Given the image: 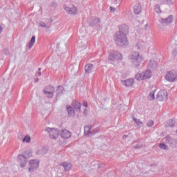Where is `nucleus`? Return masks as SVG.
Returning a JSON list of instances; mask_svg holds the SVG:
<instances>
[{"instance_id":"obj_1","label":"nucleus","mask_w":177,"mask_h":177,"mask_svg":"<svg viewBox=\"0 0 177 177\" xmlns=\"http://www.w3.org/2000/svg\"><path fill=\"white\" fill-rule=\"evenodd\" d=\"M130 59L133 63V66H134V67H137V68L140 67V63L143 62V57H142L138 51L131 52Z\"/></svg>"},{"instance_id":"obj_2","label":"nucleus","mask_w":177,"mask_h":177,"mask_svg":"<svg viewBox=\"0 0 177 177\" xmlns=\"http://www.w3.org/2000/svg\"><path fill=\"white\" fill-rule=\"evenodd\" d=\"M115 42L118 46H122V48H125L129 45L128 39L125 35H119L116 33L115 37Z\"/></svg>"},{"instance_id":"obj_3","label":"nucleus","mask_w":177,"mask_h":177,"mask_svg":"<svg viewBox=\"0 0 177 177\" xmlns=\"http://www.w3.org/2000/svg\"><path fill=\"white\" fill-rule=\"evenodd\" d=\"M108 60L111 62V64H114L118 60H122V55L118 51H111L108 57Z\"/></svg>"},{"instance_id":"obj_4","label":"nucleus","mask_w":177,"mask_h":177,"mask_svg":"<svg viewBox=\"0 0 177 177\" xmlns=\"http://www.w3.org/2000/svg\"><path fill=\"white\" fill-rule=\"evenodd\" d=\"M151 71H145L142 73H137L135 75V79L138 80V81H142V80H149V78H151Z\"/></svg>"},{"instance_id":"obj_5","label":"nucleus","mask_w":177,"mask_h":177,"mask_svg":"<svg viewBox=\"0 0 177 177\" xmlns=\"http://www.w3.org/2000/svg\"><path fill=\"white\" fill-rule=\"evenodd\" d=\"M43 93L47 96L48 99H53V96H55V87L46 86L43 90Z\"/></svg>"},{"instance_id":"obj_6","label":"nucleus","mask_w":177,"mask_h":177,"mask_svg":"<svg viewBox=\"0 0 177 177\" xmlns=\"http://www.w3.org/2000/svg\"><path fill=\"white\" fill-rule=\"evenodd\" d=\"M46 132H47V133H49L50 138L51 139L56 140V138L59 137L60 130L55 128L50 129L48 127L47 129L46 130Z\"/></svg>"},{"instance_id":"obj_7","label":"nucleus","mask_w":177,"mask_h":177,"mask_svg":"<svg viewBox=\"0 0 177 177\" xmlns=\"http://www.w3.org/2000/svg\"><path fill=\"white\" fill-rule=\"evenodd\" d=\"M177 73L175 70H171L170 71L167 72L165 75V80L169 82H174L176 80Z\"/></svg>"},{"instance_id":"obj_8","label":"nucleus","mask_w":177,"mask_h":177,"mask_svg":"<svg viewBox=\"0 0 177 177\" xmlns=\"http://www.w3.org/2000/svg\"><path fill=\"white\" fill-rule=\"evenodd\" d=\"M28 163L30 165L28 168L29 172H34V171L38 169V167H39V160L37 159L30 160Z\"/></svg>"},{"instance_id":"obj_9","label":"nucleus","mask_w":177,"mask_h":177,"mask_svg":"<svg viewBox=\"0 0 177 177\" xmlns=\"http://www.w3.org/2000/svg\"><path fill=\"white\" fill-rule=\"evenodd\" d=\"M168 99V93L162 89L160 90L156 95V100L158 102H164V100H167Z\"/></svg>"},{"instance_id":"obj_10","label":"nucleus","mask_w":177,"mask_h":177,"mask_svg":"<svg viewBox=\"0 0 177 177\" xmlns=\"http://www.w3.org/2000/svg\"><path fill=\"white\" fill-rule=\"evenodd\" d=\"M129 32V28L128 26L125 24H122L119 26V32L116 34H119L120 35H127Z\"/></svg>"},{"instance_id":"obj_11","label":"nucleus","mask_w":177,"mask_h":177,"mask_svg":"<svg viewBox=\"0 0 177 177\" xmlns=\"http://www.w3.org/2000/svg\"><path fill=\"white\" fill-rule=\"evenodd\" d=\"M64 8L69 15H75L77 13V7L73 5L67 6V4H64Z\"/></svg>"},{"instance_id":"obj_12","label":"nucleus","mask_w":177,"mask_h":177,"mask_svg":"<svg viewBox=\"0 0 177 177\" xmlns=\"http://www.w3.org/2000/svg\"><path fill=\"white\" fill-rule=\"evenodd\" d=\"M59 136L63 139H69V138H71V132L67 129H62L59 130Z\"/></svg>"},{"instance_id":"obj_13","label":"nucleus","mask_w":177,"mask_h":177,"mask_svg":"<svg viewBox=\"0 0 177 177\" xmlns=\"http://www.w3.org/2000/svg\"><path fill=\"white\" fill-rule=\"evenodd\" d=\"M17 158L19 160V162H20L21 168H24V167H26V165H27V163L28 162V159H26V157L20 154L17 156Z\"/></svg>"},{"instance_id":"obj_14","label":"nucleus","mask_w":177,"mask_h":177,"mask_svg":"<svg viewBox=\"0 0 177 177\" xmlns=\"http://www.w3.org/2000/svg\"><path fill=\"white\" fill-rule=\"evenodd\" d=\"M173 20H174V16L169 15L167 18L162 19L160 22H161V24H163V26H169V24L172 23Z\"/></svg>"},{"instance_id":"obj_15","label":"nucleus","mask_w":177,"mask_h":177,"mask_svg":"<svg viewBox=\"0 0 177 177\" xmlns=\"http://www.w3.org/2000/svg\"><path fill=\"white\" fill-rule=\"evenodd\" d=\"M121 84L124 86H132L133 85V78L122 80Z\"/></svg>"},{"instance_id":"obj_16","label":"nucleus","mask_w":177,"mask_h":177,"mask_svg":"<svg viewBox=\"0 0 177 177\" xmlns=\"http://www.w3.org/2000/svg\"><path fill=\"white\" fill-rule=\"evenodd\" d=\"M60 165L64 168L65 172H67L68 171H70L71 169V167H73V165L68 162H62L60 163Z\"/></svg>"},{"instance_id":"obj_17","label":"nucleus","mask_w":177,"mask_h":177,"mask_svg":"<svg viewBox=\"0 0 177 177\" xmlns=\"http://www.w3.org/2000/svg\"><path fill=\"white\" fill-rule=\"evenodd\" d=\"M133 10L136 15H139L142 12V6H140V3H136L133 6Z\"/></svg>"},{"instance_id":"obj_18","label":"nucleus","mask_w":177,"mask_h":177,"mask_svg":"<svg viewBox=\"0 0 177 177\" xmlns=\"http://www.w3.org/2000/svg\"><path fill=\"white\" fill-rule=\"evenodd\" d=\"M64 91V87L63 86H58L57 87V90L55 91L57 97H59V96H62L63 95V91Z\"/></svg>"},{"instance_id":"obj_19","label":"nucleus","mask_w":177,"mask_h":177,"mask_svg":"<svg viewBox=\"0 0 177 177\" xmlns=\"http://www.w3.org/2000/svg\"><path fill=\"white\" fill-rule=\"evenodd\" d=\"M66 111L68 112L69 117H74V115H75L74 108L71 107V106H66Z\"/></svg>"},{"instance_id":"obj_20","label":"nucleus","mask_w":177,"mask_h":177,"mask_svg":"<svg viewBox=\"0 0 177 177\" xmlns=\"http://www.w3.org/2000/svg\"><path fill=\"white\" fill-rule=\"evenodd\" d=\"M91 20H93V21L90 23L91 27H97V26H99V23H100L99 18H92Z\"/></svg>"},{"instance_id":"obj_21","label":"nucleus","mask_w":177,"mask_h":177,"mask_svg":"<svg viewBox=\"0 0 177 177\" xmlns=\"http://www.w3.org/2000/svg\"><path fill=\"white\" fill-rule=\"evenodd\" d=\"M73 107L75 109L76 111L81 113V103L77 100L73 102Z\"/></svg>"},{"instance_id":"obj_22","label":"nucleus","mask_w":177,"mask_h":177,"mask_svg":"<svg viewBox=\"0 0 177 177\" xmlns=\"http://www.w3.org/2000/svg\"><path fill=\"white\" fill-rule=\"evenodd\" d=\"M21 156L25 157V158H26L27 160H28V158H30V157H32V154L31 153V151L30 150L25 151Z\"/></svg>"},{"instance_id":"obj_23","label":"nucleus","mask_w":177,"mask_h":177,"mask_svg":"<svg viewBox=\"0 0 177 177\" xmlns=\"http://www.w3.org/2000/svg\"><path fill=\"white\" fill-rule=\"evenodd\" d=\"M176 121L174 119H170L168 120L167 123V127H170L171 128H174L175 127Z\"/></svg>"},{"instance_id":"obj_24","label":"nucleus","mask_w":177,"mask_h":177,"mask_svg":"<svg viewBox=\"0 0 177 177\" xmlns=\"http://www.w3.org/2000/svg\"><path fill=\"white\" fill-rule=\"evenodd\" d=\"M34 44H35V36H32L31 37L30 41L28 44L29 49H31V48H32V46H34Z\"/></svg>"},{"instance_id":"obj_25","label":"nucleus","mask_w":177,"mask_h":177,"mask_svg":"<svg viewBox=\"0 0 177 177\" xmlns=\"http://www.w3.org/2000/svg\"><path fill=\"white\" fill-rule=\"evenodd\" d=\"M34 44H35V36H32L31 37L30 41L28 44L29 49H31V48H32V46H34Z\"/></svg>"},{"instance_id":"obj_26","label":"nucleus","mask_w":177,"mask_h":177,"mask_svg":"<svg viewBox=\"0 0 177 177\" xmlns=\"http://www.w3.org/2000/svg\"><path fill=\"white\" fill-rule=\"evenodd\" d=\"M162 5H174V1L172 0H162L161 1Z\"/></svg>"},{"instance_id":"obj_27","label":"nucleus","mask_w":177,"mask_h":177,"mask_svg":"<svg viewBox=\"0 0 177 177\" xmlns=\"http://www.w3.org/2000/svg\"><path fill=\"white\" fill-rule=\"evenodd\" d=\"M84 70H85V76L89 75V64H87L85 66H84Z\"/></svg>"},{"instance_id":"obj_28","label":"nucleus","mask_w":177,"mask_h":177,"mask_svg":"<svg viewBox=\"0 0 177 177\" xmlns=\"http://www.w3.org/2000/svg\"><path fill=\"white\" fill-rule=\"evenodd\" d=\"M154 93H155V91H151L149 96H148V99L149 100H154V99H156V97L154 96Z\"/></svg>"},{"instance_id":"obj_29","label":"nucleus","mask_w":177,"mask_h":177,"mask_svg":"<svg viewBox=\"0 0 177 177\" xmlns=\"http://www.w3.org/2000/svg\"><path fill=\"white\" fill-rule=\"evenodd\" d=\"M159 147L161 149V150H168V146L165 145V143H160L159 145Z\"/></svg>"},{"instance_id":"obj_30","label":"nucleus","mask_w":177,"mask_h":177,"mask_svg":"<svg viewBox=\"0 0 177 177\" xmlns=\"http://www.w3.org/2000/svg\"><path fill=\"white\" fill-rule=\"evenodd\" d=\"M165 143H168L169 145H172V143H174V140L171 137H167L165 139Z\"/></svg>"},{"instance_id":"obj_31","label":"nucleus","mask_w":177,"mask_h":177,"mask_svg":"<svg viewBox=\"0 0 177 177\" xmlns=\"http://www.w3.org/2000/svg\"><path fill=\"white\" fill-rule=\"evenodd\" d=\"M84 135H86V136H89V127L88 126L84 127Z\"/></svg>"},{"instance_id":"obj_32","label":"nucleus","mask_w":177,"mask_h":177,"mask_svg":"<svg viewBox=\"0 0 177 177\" xmlns=\"http://www.w3.org/2000/svg\"><path fill=\"white\" fill-rule=\"evenodd\" d=\"M91 165H95V168H102L103 165H99V162H92Z\"/></svg>"},{"instance_id":"obj_33","label":"nucleus","mask_w":177,"mask_h":177,"mask_svg":"<svg viewBox=\"0 0 177 177\" xmlns=\"http://www.w3.org/2000/svg\"><path fill=\"white\" fill-rule=\"evenodd\" d=\"M154 9L156 13H161V8L159 4H157L156 6H155Z\"/></svg>"},{"instance_id":"obj_34","label":"nucleus","mask_w":177,"mask_h":177,"mask_svg":"<svg viewBox=\"0 0 177 177\" xmlns=\"http://www.w3.org/2000/svg\"><path fill=\"white\" fill-rule=\"evenodd\" d=\"M143 45H145V43H144V42L138 41V42L137 43V45H136L137 49H138V50H139V49H142Z\"/></svg>"},{"instance_id":"obj_35","label":"nucleus","mask_w":177,"mask_h":177,"mask_svg":"<svg viewBox=\"0 0 177 177\" xmlns=\"http://www.w3.org/2000/svg\"><path fill=\"white\" fill-rule=\"evenodd\" d=\"M92 128V127H90V135H95V133H97V132H99V131H100V129H99V127H97V128H95L94 130H93V133H91V129Z\"/></svg>"},{"instance_id":"obj_36","label":"nucleus","mask_w":177,"mask_h":177,"mask_svg":"<svg viewBox=\"0 0 177 177\" xmlns=\"http://www.w3.org/2000/svg\"><path fill=\"white\" fill-rule=\"evenodd\" d=\"M133 121H135L136 124H137V125H142V124H143V122H140V120L136 118H133Z\"/></svg>"},{"instance_id":"obj_37","label":"nucleus","mask_w":177,"mask_h":177,"mask_svg":"<svg viewBox=\"0 0 177 177\" xmlns=\"http://www.w3.org/2000/svg\"><path fill=\"white\" fill-rule=\"evenodd\" d=\"M147 125L148 127V128H151V127H153V125H154V121L153 120H149L147 122Z\"/></svg>"},{"instance_id":"obj_38","label":"nucleus","mask_w":177,"mask_h":177,"mask_svg":"<svg viewBox=\"0 0 177 177\" xmlns=\"http://www.w3.org/2000/svg\"><path fill=\"white\" fill-rule=\"evenodd\" d=\"M31 140V138L28 136H25L23 138V142H26V143H29V142Z\"/></svg>"},{"instance_id":"obj_39","label":"nucleus","mask_w":177,"mask_h":177,"mask_svg":"<svg viewBox=\"0 0 177 177\" xmlns=\"http://www.w3.org/2000/svg\"><path fill=\"white\" fill-rule=\"evenodd\" d=\"M39 26L40 27H42V28H46L47 26L44 21H40L39 22Z\"/></svg>"},{"instance_id":"obj_40","label":"nucleus","mask_w":177,"mask_h":177,"mask_svg":"<svg viewBox=\"0 0 177 177\" xmlns=\"http://www.w3.org/2000/svg\"><path fill=\"white\" fill-rule=\"evenodd\" d=\"M121 2V0H112V3L114 5H117V3H120Z\"/></svg>"},{"instance_id":"obj_41","label":"nucleus","mask_w":177,"mask_h":177,"mask_svg":"<svg viewBox=\"0 0 177 177\" xmlns=\"http://www.w3.org/2000/svg\"><path fill=\"white\" fill-rule=\"evenodd\" d=\"M3 53H4V55H9V49L5 48L3 50Z\"/></svg>"},{"instance_id":"obj_42","label":"nucleus","mask_w":177,"mask_h":177,"mask_svg":"<svg viewBox=\"0 0 177 177\" xmlns=\"http://www.w3.org/2000/svg\"><path fill=\"white\" fill-rule=\"evenodd\" d=\"M142 146H143V145L138 144V145L134 146V149H141Z\"/></svg>"},{"instance_id":"obj_43","label":"nucleus","mask_w":177,"mask_h":177,"mask_svg":"<svg viewBox=\"0 0 177 177\" xmlns=\"http://www.w3.org/2000/svg\"><path fill=\"white\" fill-rule=\"evenodd\" d=\"M83 106H84V107H88V101L84 100L83 101Z\"/></svg>"},{"instance_id":"obj_44","label":"nucleus","mask_w":177,"mask_h":177,"mask_svg":"<svg viewBox=\"0 0 177 177\" xmlns=\"http://www.w3.org/2000/svg\"><path fill=\"white\" fill-rule=\"evenodd\" d=\"M83 115L86 117V115H88V109H84V112H83Z\"/></svg>"},{"instance_id":"obj_45","label":"nucleus","mask_w":177,"mask_h":177,"mask_svg":"<svg viewBox=\"0 0 177 177\" xmlns=\"http://www.w3.org/2000/svg\"><path fill=\"white\" fill-rule=\"evenodd\" d=\"M110 10L111 12L114 13V12H115V8H113L112 6H110Z\"/></svg>"},{"instance_id":"obj_46","label":"nucleus","mask_w":177,"mask_h":177,"mask_svg":"<svg viewBox=\"0 0 177 177\" xmlns=\"http://www.w3.org/2000/svg\"><path fill=\"white\" fill-rule=\"evenodd\" d=\"M171 55H173V56H176L177 55V51L174 50L172 52H171Z\"/></svg>"},{"instance_id":"obj_47","label":"nucleus","mask_w":177,"mask_h":177,"mask_svg":"<svg viewBox=\"0 0 177 177\" xmlns=\"http://www.w3.org/2000/svg\"><path fill=\"white\" fill-rule=\"evenodd\" d=\"M35 75L37 76V77H41V72H37V73H35Z\"/></svg>"},{"instance_id":"obj_48","label":"nucleus","mask_w":177,"mask_h":177,"mask_svg":"<svg viewBox=\"0 0 177 177\" xmlns=\"http://www.w3.org/2000/svg\"><path fill=\"white\" fill-rule=\"evenodd\" d=\"M2 30H3V28L0 25V34H2Z\"/></svg>"},{"instance_id":"obj_49","label":"nucleus","mask_w":177,"mask_h":177,"mask_svg":"<svg viewBox=\"0 0 177 177\" xmlns=\"http://www.w3.org/2000/svg\"><path fill=\"white\" fill-rule=\"evenodd\" d=\"M92 67H93V64H89V68H92Z\"/></svg>"},{"instance_id":"obj_50","label":"nucleus","mask_w":177,"mask_h":177,"mask_svg":"<svg viewBox=\"0 0 177 177\" xmlns=\"http://www.w3.org/2000/svg\"><path fill=\"white\" fill-rule=\"evenodd\" d=\"M39 80V79H38V77H37V78L35 79V82H38Z\"/></svg>"},{"instance_id":"obj_51","label":"nucleus","mask_w":177,"mask_h":177,"mask_svg":"<svg viewBox=\"0 0 177 177\" xmlns=\"http://www.w3.org/2000/svg\"><path fill=\"white\" fill-rule=\"evenodd\" d=\"M38 71H39V72H41V68H38Z\"/></svg>"},{"instance_id":"obj_52","label":"nucleus","mask_w":177,"mask_h":177,"mask_svg":"<svg viewBox=\"0 0 177 177\" xmlns=\"http://www.w3.org/2000/svg\"><path fill=\"white\" fill-rule=\"evenodd\" d=\"M147 26H149V24H147L145 25V27H147Z\"/></svg>"}]
</instances>
